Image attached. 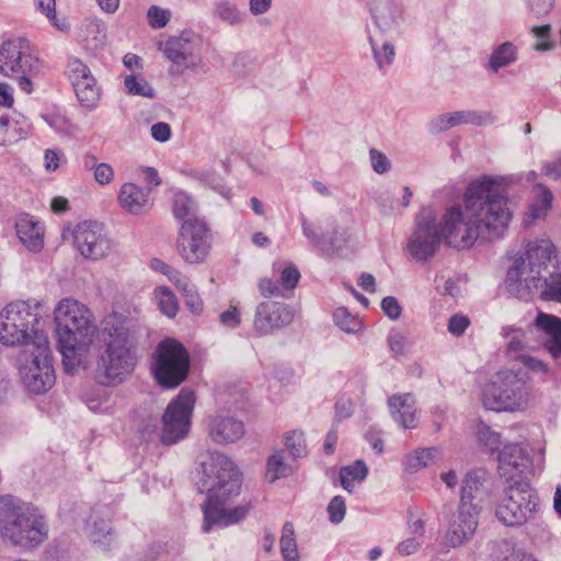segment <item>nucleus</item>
<instances>
[{"instance_id": "nucleus-50", "label": "nucleus", "mask_w": 561, "mask_h": 561, "mask_svg": "<svg viewBox=\"0 0 561 561\" xmlns=\"http://www.w3.org/2000/svg\"><path fill=\"white\" fill-rule=\"evenodd\" d=\"M42 118L46 124L61 136H73L77 131L75 125H72L65 116L59 114H47L43 115Z\"/></svg>"}, {"instance_id": "nucleus-54", "label": "nucleus", "mask_w": 561, "mask_h": 561, "mask_svg": "<svg viewBox=\"0 0 561 561\" xmlns=\"http://www.w3.org/2000/svg\"><path fill=\"white\" fill-rule=\"evenodd\" d=\"M363 397H364L363 388L359 389V393L356 396L355 400L342 397L336 402V405H335L336 416L340 419L350 417L353 414L355 407L363 401Z\"/></svg>"}, {"instance_id": "nucleus-13", "label": "nucleus", "mask_w": 561, "mask_h": 561, "mask_svg": "<svg viewBox=\"0 0 561 561\" xmlns=\"http://www.w3.org/2000/svg\"><path fill=\"white\" fill-rule=\"evenodd\" d=\"M41 70V61L30 53L28 45L23 38L9 39L0 46V73L18 79L19 88L23 92H33L32 78Z\"/></svg>"}, {"instance_id": "nucleus-11", "label": "nucleus", "mask_w": 561, "mask_h": 561, "mask_svg": "<svg viewBox=\"0 0 561 561\" xmlns=\"http://www.w3.org/2000/svg\"><path fill=\"white\" fill-rule=\"evenodd\" d=\"M540 510L539 497L527 481L506 485L505 494L495 507L500 523L508 527H519L536 518Z\"/></svg>"}, {"instance_id": "nucleus-47", "label": "nucleus", "mask_w": 561, "mask_h": 561, "mask_svg": "<svg viewBox=\"0 0 561 561\" xmlns=\"http://www.w3.org/2000/svg\"><path fill=\"white\" fill-rule=\"evenodd\" d=\"M88 536L94 543L106 548L112 541V528L110 523L104 519L94 522L93 525L88 528Z\"/></svg>"}, {"instance_id": "nucleus-22", "label": "nucleus", "mask_w": 561, "mask_h": 561, "mask_svg": "<svg viewBox=\"0 0 561 561\" xmlns=\"http://www.w3.org/2000/svg\"><path fill=\"white\" fill-rule=\"evenodd\" d=\"M531 334L539 339L538 347L543 346L554 358L561 355V319L552 314L538 313Z\"/></svg>"}, {"instance_id": "nucleus-3", "label": "nucleus", "mask_w": 561, "mask_h": 561, "mask_svg": "<svg viewBox=\"0 0 561 561\" xmlns=\"http://www.w3.org/2000/svg\"><path fill=\"white\" fill-rule=\"evenodd\" d=\"M198 489L206 494L202 504L203 529L209 533L214 527H225L243 519L249 512L248 504L232 506L240 495L242 473L226 455L208 453L201 462Z\"/></svg>"}, {"instance_id": "nucleus-15", "label": "nucleus", "mask_w": 561, "mask_h": 561, "mask_svg": "<svg viewBox=\"0 0 561 561\" xmlns=\"http://www.w3.org/2000/svg\"><path fill=\"white\" fill-rule=\"evenodd\" d=\"M542 448H538L530 456L527 446L517 443L505 445L499 453V473L506 485L518 481H526L529 476L535 474L537 468L543 463Z\"/></svg>"}, {"instance_id": "nucleus-12", "label": "nucleus", "mask_w": 561, "mask_h": 561, "mask_svg": "<svg viewBox=\"0 0 561 561\" xmlns=\"http://www.w3.org/2000/svg\"><path fill=\"white\" fill-rule=\"evenodd\" d=\"M190 367L191 356L181 342L164 339L157 345L151 370L158 385L176 388L186 379Z\"/></svg>"}, {"instance_id": "nucleus-48", "label": "nucleus", "mask_w": 561, "mask_h": 561, "mask_svg": "<svg viewBox=\"0 0 561 561\" xmlns=\"http://www.w3.org/2000/svg\"><path fill=\"white\" fill-rule=\"evenodd\" d=\"M218 322L221 327L229 330H237L242 323V314L237 302H230L229 306L218 314Z\"/></svg>"}, {"instance_id": "nucleus-20", "label": "nucleus", "mask_w": 561, "mask_h": 561, "mask_svg": "<svg viewBox=\"0 0 561 561\" xmlns=\"http://www.w3.org/2000/svg\"><path fill=\"white\" fill-rule=\"evenodd\" d=\"M206 432L216 445H230L239 442L245 434L244 423L230 410L218 409L205 419Z\"/></svg>"}, {"instance_id": "nucleus-38", "label": "nucleus", "mask_w": 561, "mask_h": 561, "mask_svg": "<svg viewBox=\"0 0 561 561\" xmlns=\"http://www.w3.org/2000/svg\"><path fill=\"white\" fill-rule=\"evenodd\" d=\"M84 168L92 171L93 179L100 186H107L114 181V168L107 162H99L93 154L84 157Z\"/></svg>"}, {"instance_id": "nucleus-55", "label": "nucleus", "mask_w": 561, "mask_h": 561, "mask_svg": "<svg viewBox=\"0 0 561 561\" xmlns=\"http://www.w3.org/2000/svg\"><path fill=\"white\" fill-rule=\"evenodd\" d=\"M87 404L92 412H105L111 407V396L106 390L102 389L95 394L89 397L87 399Z\"/></svg>"}, {"instance_id": "nucleus-35", "label": "nucleus", "mask_w": 561, "mask_h": 561, "mask_svg": "<svg viewBox=\"0 0 561 561\" xmlns=\"http://www.w3.org/2000/svg\"><path fill=\"white\" fill-rule=\"evenodd\" d=\"M152 302L165 317L173 319L179 312V299L173 290L165 286H157L152 291Z\"/></svg>"}, {"instance_id": "nucleus-44", "label": "nucleus", "mask_w": 561, "mask_h": 561, "mask_svg": "<svg viewBox=\"0 0 561 561\" xmlns=\"http://www.w3.org/2000/svg\"><path fill=\"white\" fill-rule=\"evenodd\" d=\"M333 320L343 332L348 334H356L364 329L362 320L351 314L344 307L335 309Z\"/></svg>"}, {"instance_id": "nucleus-9", "label": "nucleus", "mask_w": 561, "mask_h": 561, "mask_svg": "<svg viewBox=\"0 0 561 561\" xmlns=\"http://www.w3.org/2000/svg\"><path fill=\"white\" fill-rule=\"evenodd\" d=\"M158 50L169 60L168 72L172 77H181L185 72H198L204 68V42L193 30H183L157 44Z\"/></svg>"}, {"instance_id": "nucleus-41", "label": "nucleus", "mask_w": 561, "mask_h": 561, "mask_svg": "<svg viewBox=\"0 0 561 561\" xmlns=\"http://www.w3.org/2000/svg\"><path fill=\"white\" fill-rule=\"evenodd\" d=\"M215 15L222 22L238 26L244 22V13L229 0H220L215 4Z\"/></svg>"}, {"instance_id": "nucleus-27", "label": "nucleus", "mask_w": 561, "mask_h": 561, "mask_svg": "<svg viewBox=\"0 0 561 561\" xmlns=\"http://www.w3.org/2000/svg\"><path fill=\"white\" fill-rule=\"evenodd\" d=\"M367 41L376 68L380 72L388 71L396 60L397 49L394 44L385 36L375 35L371 32H367Z\"/></svg>"}, {"instance_id": "nucleus-45", "label": "nucleus", "mask_w": 561, "mask_h": 561, "mask_svg": "<svg viewBox=\"0 0 561 561\" xmlns=\"http://www.w3.org/2000/svg\"><path fill=\"white\" fill-rule=\"evenodd\" d=\"M284 445L290 456L296 459L307 454L305 433L300 430H291L283 436Z\"/></svg>"}, {"instance_id": "nucleus-17", "label": "nucleus", "mask_w": 561, "mask_h": 561, "mask_svg": "<svg viewBox=\"0 0 561 561\" xmlns=\"http://www.w3.org/2000/svg\"><path fill=\"white\" fill-rule=\"evenodd\" d=\"M179 255L190 264L202 263L210 251L208 228L203 220L183 222L176 239Z\"/></svg>"}, {"instance_id": "nucleus-37", "label": "nucleus", "mask_w": 561, "mask_h": 561, "mask_svg": "<svg viewBox=\"0 0 561 561\" xmlns=\"http://www.w3.org/2000/svg\"><path fill=\"white\" fill-rule=\"evenodd\" d=\"M367 473L368 468L360 460L343 467L340 470V479L343 489L347 492H353V490L366 479Z\"/></svg>"}, {"instance_id": "nucleus-23", "label": "nucleus", "mask_w": 561, "mask_h": 561, "mask_svg": "<svg viewBox=\"0 0 561 561\" xmlns=\"http://www.w3.org/2000/svg\"><path fill=\"white\" fill-rule=\"evenodd\" d=\"M119 207L130 215H144L152 207L151 190L128 181L117 192Z\"/></svg>"}, {"instance_id": "nucleus-36", "label": "nucleus", "mask_w": 561, "mask_h": 561, "mask_svg": "<svg viewBox=\"0 0 561 561\" xmlns=\"http://www.w3.org/2000/svg\"><path fill=\"white\" fill-rule=\"evenodd\" d=\"M81 33L82 39L94 49L103 47L107 41L106 24L100 19L88 21L83 25Z\"/></svg>"}, {"instance_id": "nucleus-34", "label": "nucleus", "mask_w": 561, "mask_h": 561, "mask_svg": "<svg viewBox=\"0 0 561 561\" xmlns=\"http://www.w3.org/2000/svg\"><path fill=\"white\" fill-rule=\"evenodd\" d=\"M198 206L195 199L185 191L174 193L172 213L173 216L183 222L201 220L197 217Z\"/></svg>"}, {"instance_id": "nucleus-25", "label": "nucleus", "mask_w": 561, "mask_h": 561, "mask_svg": "<svg viewBox=\"0 0 561 561\" xmlns=\"http://www.w3.org/2000/svg\"><path fill=\"white\" fill-rule=\"evenodd\" d=\"M20 241L30 251L39 252L44 247V224L31 215H22L15 224Z\"/></svg>"}, {"instance_id": "nucleus-58", "label": "nucleus", "mask_w": 561, "mask_h": 561, "mask_svg": "<svg viewBox=\"0 0 561 561\" xmlns=\"http://www.w3.org/2000/svg\"><path fill=\"white\" fill-rule=\"evenodd\" d=\"M470 324V320L467 316L461 313L453 314L447 324L448 332L454 336L462 335Z\"/></svg>"}, {"instance_id": "nucleus-14", "label": "nucleus", "mask_w": 561, "mask_h": 561, "mask_svg": "<svg viewBox=\"0 0 561 561\" xmlns=\"http://www.w3.org/2000/svg\"><path fill=\"white\" fill-rule=\"evenodd\" d=\"M61 239L72 242L77 251L88 260L99 261L112 251V241L101 224L82 221L77 225L66 224L61 230Z\"/></svg>"}, {"instance_id": "nucleus-49", "label": "nucleus", "mask_w": 561, "mask_h": 561, "mask_svg": "<svg viewBox=\"0 0 561 561\" xmlns=\"http://www.w3.org/2000/svg\"><path fill=\"white\" fill-rule=\"evenodd\" d=\"M182 296L184 297L185 305L190 309L191 312L195 314H201L203 311V300L197 293L196 287L188 279L182 287L178 289Z\"/></svg>"}, {"instance_id": "nucleus-43", "label": "nucleus", "mask_w": 561, "mask_h": 561, "mask_svg": "<svg viewBox=\"0 0 561 561\" xmlns=\"http://www.w3.org/2000/svg\"><path fill=\"white\" fill-rule=\"evenodd\" d=\"M552 27L550 24L535 25L530 28V34L535 38L533 49L537 53H548L556 49L557 44L551 36Z\"/></svg>"}, {"instance_id": "nucleus-30", "label": "nucleus", "mask_w": 561, "mask_h": 561, "mask_svg": "<svg viewBox=\"0 0 561 561\" xmlns=\"http://www.w3.org/2000/svg\"><path fill=\"white\" fill-rule=\"evenodd\" d=\"M502 335L506 340L507 351L511 354H516V356L538 348L531 329L526 332L519 328L507 325L502 329Z\"/></svg>"}, {"instance_id": "nucleus-5", "label": "nucleus", "mask_w": 561, "mask_h": 561, "mask_svg": "<svg viewBox=\"0 0 561 561\" xmlns=\"http://www.w3.org/2000/svg\"><path fill=\"white\" fill-rule=\"evenodd\" d=\"M485 472L472 470L467 473L461 486L460 502L445 535V545L457 548L469 541L479 525V515L489 500L484 486Z\"/></svg>"}, {"instance_id": "nucleus-57", "label": "nucleus", "mask_w": 561, "mask_h": 561, "mask_svg": "<svg viewBox=\"0 0 561 561\" xmlns=\"http://www.w3.org/2000/svg\"><path fill=\"white\" fill-rule=\"evenodd\" d=\"M515 358L531 373L542 375H547L549 373V367L546 363L529 354H519L515 356Z\"/></svg>"}, {"instance_id": "nucleus-62", "label": "nucleus", "mask_w": 561, "mask_h": 561, "mask_svg": "<svg viewBox=\"0 0 561 561\" xmlns=\"http://www.w3.org/2000/svg\"><path fill=\"white\" fill-rule=\"evenodd\" d=\"M151 137L159 142H167L170 140L172 131L168 123L158 122L150 127Z\"/></svg>"}, {"instance_id": "nucleus-24", "label": "nucleus", "mask_w": 561, "mask_h": 561, "mask_svg": "<svg viewBox=\"0 0 561 561\" xmlns=\"http://www.w3.org/2000/svg\"><path fill=\"white\" fill-rule=\"evenodd\" d=\"M388 408L392 420L403 428L417 426L419 413L416 402L411 393H397L389 398Z\"/></svg>"}, {"instance_id": "nucleus-18", "label": "nucleus", "mask_w": 561, "mask_h": 561, "mask_svg": "<svg viewBox=\"0 0 561 561\" xmlns=\"http://www.w3.org/2000/svg\"><path fill=\"white\" fill-rule=\"evenodd\" d=\"M67 75L80 105L88 111L95 110L101 100V88L90 68L78 57H70Z\"/></svg>"}, {"instance_id": "nucleus-29", "label": "nucleus", "mask_w": 561, "mask_h": 561, "mask_svg": "<svg viewBox=\"0 0 561 561\" xmlns=\"http://www.w3.org/2000/svg\"><path fill=\"white\" fill-rule=\"evenodd\" d=\"M443 459V450L438 447L416 448L402 459V468L408 473H416Z\"/></svg>"}, {"instance_id": "nucleus-10", "label": "nucleus", "mask_w": 561, "mask_h": 561, "mask_svg": "<svg viewBox=\"0 0 561 561\" xmlns=\"http://www.w3.org/2000/svg\"><path fill=\"white\" fill-rule=\"evenodd\" d=\"M19 376L31 393L43 394L55 385L48 335H38L36 346L25 347L20 359Z\"/></svg>"}, {"instance_id": "nucleus-51", "label": "nucleus", "mask_w": 561, "mask_h": 561, "mask_svg": "<svg viewBox=\"0 0 561 561\" xmlns=\"http://www.w3.org/2000/svg\"><path fill=\"white\" fill-rule=\"evenodd\" d=\"M478 440L488 448L489 451L494 453L501 446V436L495 431L491 430L484 423H480L477 428Z\"/></svg>"}, {"instance_id": "nucleus-16", "label": "nucleus", "mask_w": 561, "mask_h": 561, "mask_svg": "<svg viewBox=\"0 0 561 561\" xmlns=\"http://www.w3.org/2000/svg\"><path fill=\"white\" fill-rule=\"evenodd\" d=\"M196 398L192 390L182 389L162 415L161 439L172 445L184 438L191 428Z\"/></svg>"}, {"instance_id": "nucleus-61", "label": "nucleus", "mask_w": 561, "mask_h": 561, "mask_svg": "<svg viewBox=\"0 0 561 561\" xmlns=\"http://www.w3.org/2000/svg\"><path fill=\"white\" fill-rule=\"evenodd\" d=\"M383 313L391 320H397L402 312V308L397 298L392 296L385 297L380 304Z\"/></svg>"}, {"instance_id": "nucleus-19", "label": "nucleus", "mask_w": 561, "mask_h": 561, "mask_svg": "<svg viewBox=\"0 0 561 561\" xmlns=\"http://www.w3.org/2000/svg\"><path fill=\"white\" fill-rule=\"evenodd\" d=\"M294 310L286 304L264 300L256 305L252 329L257 336L271 335L289 325L294 320Z\"/></svg>"}, {"instance_id": "nucleus-28", "label": "nucleus", "mask_w": 561, "mask_h": 561, "mask_svg": "<svg viewBox=\"0 0 561 561\" xmlns=\"http://www.w3.org/2000/svg\"><path fill=\"white\" fill-rule=\"evenodd\" d=\"M31 130L32 126L26 117L10 121L0 113V147H9L25 139Z\"/></svg>"}, {"instance_id": "nucleus-7", "label": "nucleus", "mask_w": 561, "mask_h": 561, "mask_svg": "<svg viewBox=\"0 0 561 561\" xmlns=\"http://www.w3.org/2000/svg\"><path fill=\"white\" fill-rule=\"evenodd\" d=\"M529 380L528 373L523 370L499 371L482 389V405L495 412L525 410L531 399Z\"/></svg>"}, {"instance_id": "nucleus-52", "label": "nucleus", "mask_w": 561, "mask_h": 561, "mask_svg": "<svg viewBox=\"0 0 561 561\" xmlns=\"http://www.w3.org/2000/svg\"><path fill=\"white\" fill-rule=\"evenodd\" d=\"M172 12L159 5H151L147 11V21L152 28H163L171 21Z\"/></svg>"}, {"instance_id": "nucleus-32", "label": "nucleus", "mask_w": 561, "mask_h": 561, "mask_svg": "<svg viewBox=\"0 0 561 561\" xmlns=\"http://www.w3.org/2000/svg\"><path fill=\"white\" fill-rule=\"evenodd\" d=\"M370 18L377 28L382 32L396 31L404 23V11L399 5H391L383 11L369 9Z\"/></svg>"}, {"instance_id": "nucleus-59", "label": "nucleus", "mask_w": 561, "mask_h": 561, "mask_svg": "<svg viewBox=\"0 0 561 561\" xmlns=\"http://www.w3.org/2000/svg\"><path fill=\"white\" fill-rule=\"evenodd\" d=\"M136 171L140 175L141 180L146 183L145 187H149L151 191L153 187L159 186L162 182L158 171L152 167L140 165Z\"/></svg>"}, {"instance_id": "nucleus-46", "label": "nucleus", "mask_w": 561, "mask_h": 561, "mask_svg": "<svg viewBox=\"0 0 561 561\" xmlns=\"http://www.w3.org/2000/svg\"><path fill=\"white\" fill-rule=\"evenodd\" d=\"M273 271L279 272L280 285L285 289H294L300 279L298 268L291 263H274Z\"/></svg>"}, {"instance_id": "nucleus-8", "label": "nucleus", "mask_w": 561, "mask_h": 561, "mask_svg": "<svg viewBox=\"0 0 561 561\" xmlns=\"http://www.w3.org/2000/svg\"><path fill=\"white\" fill-rule=\"evenodd\" d=\"M37 304L18 300L0 310V342L4 345L24 344L36 346L37 336L47 335L37 328L39 314Z\"/></svg>"}, {"instance_id": "nucleus-40", "label": "nucleus", "mask_w": 561, "mask_h": 561, "mask_svg": "<svg viewBox=\"0 0 561 561\" xmlns=\"http://www.w3.org/2000/svg\"><path fill=\"white\" fill-rule=\"evenodd\" d=\"M124 90L127 94L153 99L156 93L149 81L141 75L130 73L124 77Z\"/></svg>"}, {"instance_id": "nucleus-39", "label": "nucleus", "mask_w": 561, "mask_h": 561, "mask_svg": "<svg viewBox=\"0 0 561 561\" xmlns=\"http://www.w3.org/2000/svg\"><path fill=\"white\" fill-rule=\"evenodd\" d=\"M36 10L46 16L51 26L62 33L70 30V23L66 16H58L56 10V0H34Z\"/></svg>"}, {"instance_id": "nucleus-2", "label": "nucleus", "mask_w": 561, "mask_h": 561, "mask_svg": "<svg viewBox=\"0 0 561 561\" xmlns=\"http://www.w3.org/2000/svg\"><path fill=\"white\" fill-rule=\"evenodd\" d=\"M57 346L69 374L88 369L95 363V374L103 385H117L129 376L138 362L131 322L113 311L102 320L103 352H99L96 318L84 302L66 297L53 311Z\"/></svg>"}, {"instance_id": "nucleus-26", "label": "nucleus", "mask_w": 561, "mask_h": 561, "mask_svg": "<svg viewBox=\"0 0 561 561\" xmlns=\"http://www.w3.org/2000/svg\"><path fill=\"white\" fill-rule=\"evenodd\" d=\"M519 59V47L513 41L494 45L488 57L485 69L492 73L515 65Z\"/></svg>"}, {"instance_id": "nucleus-1", "label": "nucleus", "mask_w": 561, "mask_h": 561, "mask_svg": "<svg viewBox=\"0 0 561 561\" xmlns=\"http://www.w3.org/2000/svg\"><path fill=\"white\" fill-rule=\"evenodd\" d=\"M517 181L515 175H482L471 181L461 201L445 207L439 217L432 208H422L408 238L407 252L424 262L440 243L468 250L477 242L501 239L514 216L508 190Z\"/></svg>"}, {"instance_id": "nucleus-56", "label": "nucleus", "mask_w": 561, "mask_h": 561, "mask_svg": "<svg viewBox=\"0 0 561 561\" xmlns=\"http://www.w3.org/2000/svg\"><path fill=\"white\" fill-rule=\"evenodd\" d=\"M345 513V500L340 495L334 496L328 505V514L330 522L333 524H340L344 519Z\"/></svg>"}, {"instance_id": "nucleus-53", "label": "nucleus", "mask_w": 561, "mask_h": 561, "mask_svg": "<svg viewBox=\"0 0 561 561\" xmlns=\"http://www.w3.org/2000/svg\"><path fill=\"white\" fill-rule=\"evenodd\" d=\"M545 296L550 300L561 302V267L552 273L549 278H545Z\"/></svg>"}, {"instance_id": "nucleus-60", "label": "nucleus", "mask_w": 561, "mask_h": 561, "mask_svg": "<svg viewBox=\"0 0 561 561\" xmlns=\"http://www.w3.org/2000/svg\"><path fill=\"white\" fill-rule=\"evenodd\" d=\"M369 160L373 170L378 174H383L390 170V161L382 152L371 149L369 151Z\"/></svg>"}, {"instance_id": "nucleus-21", "label": "nucleus", "mask_w": 561, "mask_h": 561, "mask_svg": "<svg viewBox=\"0 0 561 561\" xmlns=\"http://www.w3.org/2000/svg\"><path fill=\"white\" fill-rule=\"evenodd\" d=\"M496 117L492 112L456 111L440 114L434 117L431 123V130L442 133L459 125L471 124L488 126L495 123Z\"/></svg>"}, {"instance_id": "nucleus-42", "label": "nucleus", "mask_w": 561, "mask_h": 561, "mask_svg": "<svg viewBox=\"0 0 561 561\" xmlns=\"http://www.w3.org/2000/svg\"><path fill=\"white\" fill-rule=\"evenodd\" d=\"M284 561H298V548L293 523H285L279 539Z\"/></svg>"}, {"instance_id": "nucleus-63", "label": "nucleus", "mask_w": 561, "mask_h": 561, "mask_svg": "<svg viewBox=\"0 0 561 561\" xmlns=\"http://www.w3.org/2000/svg\"><path fill=\"white\" fill-rule=\"evenodd\" d=\"M260 294L263 297H277L282 295L279 286L271 278L263 277L259 280L257 284Z\"/></svg>"}, {"instance_id": "nucleus-31", "label": "nucleus", "mask_w": 561, "mask_h": 561, "mask_svg": "<svg viewBox=\"0 0 561 561\" xmlns=\"http://www.w3.org/2000/svg\"><path fill=\"white\" fill-rule=\"evenodd\" d=\"M552 193L543 185L534 188V202L525 214V225H534L538 219L545 218L551 208Z\"/></svg>"}, {"instance_id": "nucleus-33", "label": "nucleus", "mask_w": 561, "mask_h": 561, "mask_svg": "<svg viewBox=\"0 0 561 561\" xmlns=\"http://www.w3.org/2000/svg\"><path fill=\"white\" fill-rule=\"evenodd\" d=\"M294 472V466L287 460L285 451L274 450L266 459L265 479L274 483L279 479L287 478Z\"/></svg>"}, {"instance_id": "nucleus-64", "label": "nucleus", "mask_w": 561, "mask_h": 561, "mask_svg": "<svg viewBox=\"0 0 561 561\" xmlns=\"http://www.w3.org/2000/svg\"><path fill=\"white\" fill-rule=\"evenodd\" d=\"M388 345L394 355H403L405 353V336L398 331H392L388 335Z\"/></svg>"}, {"instance_id": "nucleus-6", "label": "nucleus", "mask_w": 561, "mask_h": 561, "mask_svg": "<svg viewBox=\"0 0 561 561\" xmlns=\"http://www.w3.org/2000/svg\"><path fill=\"white\" fill-rule=\"evenodd\" d=\"M506 274V287L510 294L526 298L533 288H537L549 265H554V247L548 239L529 241L523 253L512 259Z\"/></svg>"}, {"instance_id": "nucleus-4", "label": "nucleus", "mask_w": 561, "mask_h": 561, "mask_svg": "<svg viewBox=\"0 0 561 561\" xmlns=\"http://www.w3.org/2000/svg\"><path fill=\"white\" fill-rule=\"evenodd\" d=\"M0 537L12 546L36 547L48 537V525L31 504L13 496H0Z\"/></svg>"}]
</instances>
